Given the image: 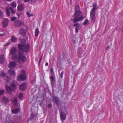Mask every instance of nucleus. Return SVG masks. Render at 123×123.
<instances>
[{
  "label": "nucleus",
  "instance_id": "obj_1",
  "mask_svg": "<svg viewBox=\"0 0 123 123\" xmlns=\"http://www.w3.org/2000/svg\"><path fill=\"white\" fill-rule=\"evenodd\" d=\"M25 40L23 39L18 44V48L20 49L18 52V56L16 55L13 56L12 57L13 60H16L17 61H21L22 62L26 61V58L24 55V52H28L30 50V46L28 43L25 44Z\"/></svg>",
  "mask_w": 123,
  "mask_h": 123
},
{
  "label": "nucleus",
  "instance_id": "obj_2",
  "mask_svg": "<svg viewBox=\"0 0 123 123\" xmlns=\"http://www.w3.org/2000/svg\"><path fill=\"white\" fill-rule=\"evenodd\" d=\"M80 7L79 5L75 6V12L73 15V21L75 24L74 25V27L76 26L75 32H78V30L80 29V24L78 23H76L79 21L83 20L84 18L82 15V12L80 9Z\"/></svg>",
  "mask_w": 123,
  "mask_h": 123
},
{
  "label": "nucleus",
  "instance_id": "obj_3",
  "mask_svg": "<svg viewBox=\"0 0 123 123\" xmlns=\"http://www.w3.org/2000/svg\"><path fill=\"white\" fill-rule=\"evenodd\" d=\"M93 8L91 10L90 12V17L92 20L95 22L96 20L95 11L97 7L95 4L93 5Z\"/></svg>",
  "mask_w": 123,
  "mask_h": 123
},
{
  "label": "nucleus",
  "instance_id": "obj_4",
  "mask_svg": "<svg viewBox=\"0 0 123 123\" xmlns=\"http://www.w3.org/2000/svg\"><path fill=\"white\" fill-rule=\"evenodd\" d=\"M21 72L22 74L18 75L17 78V80L19 81L25 80L26 79L25 70L23 69L21 70Z\"/></svg>",
  "mask_w": 123,
  "mask_h": 123
},
{
  "label": "nucleus",
  "instance_id": "obj_5",
  "mask_svg": "<svg viewBox=\"0 0 123 123\" xmlns=\"http://www.w3.org/2000/svg\"><path fill=\"white\" fill-rule=\"evenodd\" d=\"M11 11V12L13 14H15V11L11 7H10L9 8H6V12L8 16L10 15V11Z\"/></svg>",
  "mask_w": 123,
  "mask_h": 123
},
{
  "label": "nucleus",
  "instance_id": "obj_6",
  "mask_svg": "<svg viewBox=\"0 0 123 123\" xmlns=\"http://www.w3.org/2000/svg\"><path fill=\"white\" fill-rule=\"evenodd\" d=\"M16 49L15 47L11 48L10 50V54L13 55L12 57V60H13L12 59V57L13 56L16 55L18 57V56H17V54L15 55V54L16 53Z\"/></svg>",
  "mask_w": 123,
  "mask_h": 123
},
{
  "label": "nucleus",
  "instance_id": "obj_7",
  "mask_svg": "<svg viewBox=\"0 0 123 123\" xmlns=\"http://www.w3.org/2000/svg\"><path fill=\"white\" fill-rule=\"evenodd\" d=\"M27 86V83L25 82L19 86V89L22 91H24L26 89Z\"/></svg>",
  "mask_w": 123,
  "mask_h": 123
},
{
  "label": "nucleus",
  "instance_id": "obj_8",
  "mask_svg": "<svg viewBox=\"0 0 123 123\" xmlns=\"http://www.w3.org/2000/svg\"><path fill=\"white\" fill-rule=\"evenodd\" d=\"M22 24V23L18 20H17L14 22V24L16 27H20Z\"/></svg>",
  "mask_w": 123,
  "mask_h": 123
},
{
  "label": "nucleus",
  "instance_id": "obj_9",
  "mask_svg": "<svg viewBox=\"0 0 123 123\" xmlns=\"http://www.w3.org/2000/svg\"><path fill=\"white\" fill-rule=\"evenodd\" d=\"M19 33L22 37H25L26 34L25 30L23 28H20L19 29Z\"/></svg>",
  "mask_w": 123,
  "mask_h": 123
},
{
  "label": "nucleus",
  "instance_id": "obj_10",
  "mask_svg": "<svg viewBox=\"0 0 123 123\" xmlns=\"http://www.w3.org/2000/svg\"><path fill=\"white\" fill-rule=\"evenodd\" d=\"M6 91L9 93H11L12 91L15 90L14 88V89L12 87V88L11 86L6 85Z\"/></svg>",
  "mask_w": 123,
  "mask_h": 123
},
{
  "label": "nucleus",
  "instance_id": "obj_11",
  "mask_svg": "<svg viewBox=\"0 0 123 123\" xmlns=\"http://www.w3.org/2000/svg\"><path fill=\"white\" fill-rule=\"evenodd\" d=\"M54 102L56 105H59L60 104V100L59 98L56 96H54L53 98Z\"/></svg>",
  "mask_w": 123,
  "mask_h": 123
},
{
  "label": "nucleus",
  "instance_id": "obj_12",
  "mask_svg": "<svg viewBox=\"0 0 123 123\" xmlns=\"http://www.w3.org/2000/svg\"><path fill=\"white\" fill-rule=\"evenodd\" d=\"M14 60L16 61L15 62H11L9 64V68H13L16 65V62L18 61H17L16 60ZM20 61H18V62H20Z\"/></svg>",
  "mask_w": 123,
  "mask_h": 123
},
{
  "label": "nucleus",
  "instance_id": "obj_13",
  "mask_svg": "<svg viewBox=\"0 0 123 123\" xmlns=\"http://www.w3.org/2000/svg\"><path fill=\"white\" fill-rule=\"evenodd\" d=\"M9 20L7 19H4L2 23V24L4 27H6L7 25Z\"/></svg>",
  "mask_w": 123,
  "mask_h": 123
},
{
  "label": "nucleus",
  "instance_id": "obj_14",
  "mask_svg": "<svg viewBox=\"0 0 123 123\" xmlns=\"http://www.w3.org/2000/svg\"><path fill=\"white\" fill-rule=\"evenodd\" d=\"M1 100L2 102L5 104H7L8 103L9 101L8 98L5 96L3 97L2 98Z\"/></svg>",
  "mask_w": 123,
  "mask_h": 123
},
{
  "label": "nucleus",
  "instance_id": "obj_15",
  "mask_svg": "<svg viewBox=\"0 0 123 123\" xmlns=\"http://www.w3.org/2000/svg\"><path fill=\"white\" fill-rule=\"evenodd\" d=\"M8 73L9 75L11 76L15 75V71L12 69H9L8 70Z\"/></svg>",
  "mask_w": 123,
  "mask_h": 123
},
{
  "label": "nucleus",
  "instance_id": "obj_16",
  "mask_svg": "<svg viewBox=\"0 0 123 123\" xmlns=\"http://www.w3.org/2000/svg\"><path fill=\"white\" fill-rule=\"evenodd\" d=\"M61 118L62 120H65L66 119V115L65 113L62 112L60 113Z\"/></svg>",
  "mask_w": 123,
  "mask_h": 123
},
{
  "label": "nucleus",
  "instance_id": "obj_17",
  "mask_svg": "<svg viewBox=\"0 0 123 123\" xmlns=\"http://www.w3.org/2000/svg\"><path fill=\"white\" fill-rule=\"evenodd\" d=\"M20 109L19 108H17L15 109L12 110V113L13 114H17L20 111Z\"/></svg>",
  "mask_w": 123,
  "mask_h": 123
},
{
  "label": "nucleus",
  "instance_id": "obj_18",
  "mask_svg": "<svg viewBox=\"0 0 123 123\" xmlns=\"http://www.w3.org/2000/svg\"><path fill=\"white\" fill-rule=\"evenodd\" d=\"M24 9V5L22 4H20L18 6V11H22Z\"/></svg>",
  "mask_w": 123,
  "mask_h": 123
},
{
  "label": "nucleus",
  "instance_id": "obj_19",
  "mask_svg": "<svg viewBox=\"0 0 123 123\" xmlns=\"http://www.w3.org/2000/svg\"><path fill=\"white\" fill-rule=\"evenodd\" d=\"M83 51L81 48H79L78 51V54L79 57H80L82 54L83 53Z\"/></svg>",
  "mask_w": 123,
  "mask_h": 123
},
{
  "label": "nucleus",
  "instance_id": "obj_20",
  "mask_svg": "<svg viewBox=\"0 0 123 123\" xmlns=\"http://www.w3.org/2000/svg\"><path fill=\"white\" fill-rule=\"evenodd\" d=\"M4 61V57L3 55H0V63L1 64L3 63Z\"/></svg>",
  "mask_w": 123,
  "mask_h": 123
},
{
  "label": "nucleus",
  "instance_id": "obj_21",
  "mask_svg": "<svg viewBox=\"0 0 123 123\" xmlns=\"http://www.w3.org/2000/svg\"><path fill=\"white\" fill-rule=\"evenodd\" d=\"M24 1L25 2H27L29 1V3L31 4L35 3L36 2V0H24Z\"/></svg>",
  "mask_w": 123,
  "mask_h": 123
},
{
  "label": "nucleus",
  "instance_id": "obj_22",
  "mask_svg": "<svg viewBox=\"0 0 123 123\" xmlns=\"http://www.w3.org/2000/svg\"><path fill=\"white\" fill-rule=\"evenodd\" d=\"M11 40L12 42L15 43L17 41V39L16 37H15L14 36H12L11 38Z\"/></svg>",
  "mask_w": 123,
  "mask_h": 123
},
{
  "label": "nucleus",
  "instance_id": "obj_23",
  "mask_svg": "<svg viewBox=\"0 0 123 123\" xmlns=\"http://www.w3.org/2000/svg\"><path fill=\"white\" fill-rule=\"evenodd\" d=\"M89 23V21L87 19H86L84 21L83 24L85 25H88Z\"/></svg>",
  "mask_w": 123,
  "mask_h": 123
},
{
  "label": "nucleus",
  "instance_id": "obj_24",
  "mask_svg": "<svg viewBox=\"0 0 123 123\" xmlns=\"http://www.w3.org/2000/svg\"><path fill=\"white\" fill-rule=\"evenodd\" d=\"M16 81L15 80L13 81L12 83V88L14 89H15H15L16 88L15 87L16 86V85L15 84Z\"/></svg>",
  "mask_w": 123,
  "mask_h": 123
},
{
  "label": "nucleus",
  "instance_id": "obj_25",
  "mask_svg": "<svg viewBox=\"0 0 123 123\" xmlns=\"http://www.w3.org/2000/svg\"><path fill=\"white\" fill-rule=\"evenodd\" d=\"M13 103L14 105H17V99L16 98H15L13 99Z\"/></svg>",
  "mask_w": 123,
  "mask_h": 123
},
{
  "label": "nucleus",
  "instance_id": "obj_26",
  "mask_svg": "<svg viewBox=\"0 0 123 123\" xmlns=\"http://www.w3.org/2000/svg\"><path fill=\"white\" fill-rule=\"evenodd\" d=\"M39 29L38 28H37L35 32V36L36 37H38L39 33Z\"/></svg>",
  "mask_w": 123,
  "mask_h": 123
},
{
  "label": "nucleus",
  "instance_id": "obj_27",
  "mask_svg": "<svg viewBox=\"0 0 123 123\" xmlns=\"http://www.w3.org/2000/svg\"><path fill=\"white\" fill-rule=\"evenodd\" d=\"M26 14L28 17H30L33 16V14L29 12H26Z\"/></svg>",
  "mask_w": 123,
  "mask_h": 123
},
{
  "label": "nucleus",
  "instance_id": "obj_28",
  "mask_svg": "<svg viewBox=\"0 0 123 123\" xmlns=\"http://www.w3.org/2000/svg\"><path fill=\"white\" fill-rule=\"evenodd\" d=\"M11 5L13 8H15L16 6V3L15 2H13L11 3Z\"/></svg>",
  "mask_w": 123,
  "mask_h": 123
},
{
  "label": "nucleus",
  "instance_id": "obj_29",
  "mask_svg": "<svg viewBox=\"0 0 123 123\" xmlns=\"http://www.w3.org/2000/svg\"><path fill=\"white\" fill-rule=\"evenodd\" d=\"M6 123H15V122L13 120H10L9 121H6Z\"/></svg>",
  "mask_w": 123,
  "mask_h": 123
},
{
  "label": "nucleus",
  "instance_id": "obj_30",
  "mask_svg": "<svg viewBox=\"0 0 123 123\" xmlns=\"http://www.w3.org/2000/svg\"><path fill=\"white\" fill-rule=\"evenodd\" d=\"M23 94L22 93H20L19 96V98L20 99H21L23 98Z\"/></svg>",
  "mask_w": 123,
  "mask_h": 123
},
{
  "label": "nucleus",
  "instance_id": "obj_31",
  "mask_svg": "<svg viewBox=\"0 0 123 123\" xmlns=\"http://www.w3.org/2000/svg\"><path fill=\"white\" fill-rule=\"evenodd\" d=\"M4 93V91L3 90H0V96L3 95Z\"/></svg>",
  "mask_w": 123,
  "mask_h": 123
},
{
  "label": "nucleus",
  "instance_id": "obj_32",
  "mask_svg": "<svg viewBox=\"0 0 123 123\" xmlns=\"http://www.w3.org/2000/svg\"><path fill=\"white\" fill-rule=\"evenodd\" d=\"M0 75L2 77H4L6 76V74L2 72L0 73Z\"/></svg>",
  "mask_w": 123,
  "mask_h": 123
},
{
  "label": "nucleus",
  "instance_id": "obj_33",
  "mask_svg": "<svg viewBox=\"0 0 123 123\" xmlns=\"http://www.w3.org/2000/svg\"><path fill=\"white\" fill-rule=\"evenodd\" d=\"M16 17H12L11 18V20L12 21H13L16 19Z\"/></svg>",
  "mask_w": 123,
  "mask_h": 123
},
{
  "label": "nucleus",
  "instance_id": "obj_34",
  "mask_svg": "<svg viewBox=\"0 0 123 123\" xmlns=\"http://www.w3.org/2000/svg\"><path fill=\"white\" fill-rule=\"evenodd\" d=\"M64 74V71H62L60 75V77L61 78H62L63 77V75Z\"/></svg>",
  "mask_w": 123,
  "mask_h": 123
},
{
  "label": "nucleus",
  "instance_id": "obj_35",
  "mask_svg": "<svg viewBox=\"0 0 123 123\" xmlns=\"http://www.w3.org/2000/svg\"><path fill=\"white\" fill-rule=\"evenodd\" d=\"M50 78L51 81H54V78L53 76H52L51 77H50Z\"/></svg>",
  "mask_w": 123,
  "mask_h": 123
},
{
  "label": "nucleus",
  "instance_id": "obj_36",
  "mask_svg": "<svg viewBox=\"0 0 123 123\" xmlns=\"http://www.w3.org/2000/svg\"><path fill=\"white\" fill-rule=\"evenodd\" d=\"M50 71L51 73L52 74H54V73L53 72V70L52 68H51L50 69Z\"/></svg>",
  "mask_w": 123,
  "mask_h": 123
},
{
  "label": "nucleus",
  "instance_id": "obj_37",
  "mask_svg": "<svg viewBox=\"0 0 123 123\" xmlns=\"http://www.w3.org/2000/svg\"><path fill=\"white\" fill-rule=\"evenodd\" d=\"M34 115L33 114H31L30 117V118L32 119L34 117Z\"/></svg>",
  "mask_w": 123,
  "mask_h": 123
},
{
  "label": "nucleus",
  "instance_id": "obj_38",
  "mask_svg": "<svg viewBox=\"0 0 123 123\" xmlns=\"http://www.w3.org/2000/svg\"><path fill=\"white\" fill-rule=\"evenodd\" d=\"M3 17V13L1 10H0V18H1Z\"/></svg>",
  "mask_w": 123,
  "mask_h": 123
},
{
  "label": "nucleus",
  "instance_id": "obj_39",
  "mask_svg": "<svg viewBox=\"0 0 123 123\" xmlns=\"http://www.w3.org/2000/svg\"><path fill=\"white\" fill-rule=\"evenodd\" d=\"M17 15L18 16V18H19L21 16V14L20 13H17Z\"/></svg>",
  "mask_w": 123,
  "mask_h": 123
},
{
  "label": "nucleus",
  "instance_id": "obj_40",
  "mask_svg": "<svg viewBox=\"0 0 123 123\" xmlns=\"http://www.w3.org/2000/svg\"><path fill=\"white\" fill-rule=\"evenodd\" d=\"M52 106V105L51 104H48V107L49 108H50Z\"/></svg>",
  "mask_w": 123,
  "mask_h": 123
},
{
  "label": "nucleus",
  "instance_id": "obj_41",
  "mask_svg": "<svg viewBox=\"0 0 123 123\" xmlns=\"http://www.w3.org/2000/svg\"><path fill=\"white\" fill-rule=\"evenodd\" d=\"M121 30L122 31H123V26L121 28Z\"/></svg>",
  "mask_w": 123,
  "mask_h": 123
},
{
  "label": "nucleus",
  "instance_id": "obj_42",
  "mask_svg": "<svg viewBox=\"0 0 123 123\" xmlns=\"http://www.w3.org/2000/svg\"><path fill=\"white\" fill-rule=\"evenodd\" d=\"M48 63L47 62L46 63L45 65L46 66H47L48 65Z\"/></svg>",
  "mask_w": 123,
  "mask_h": 123
},
{
  "label": "nucleus",
  "instance_id": "obj_43",
  "mask_svg": "<svg viewBox=\"0 0 123 123\" xmlns=\"http://www.w3.org/2000/svg\"><path fill=\"white\" fill-rule=\"evenodd\" d=\"M34 81L32 80L31 81V83L33 84H34Z\"/></svg>",
  "mask_w": 123,
  "mask_h": 123
},
{
  "label": "nucleus",
  "instance_id": "obj_44",
  "mask_svg": "<svg viewBox=\"0 0 123 123\" xmlns=\"http://www.w3.org/2000/svg\"><path fill=\"white\" fill-rule=\"evenodd\" d=\"M109 49V46L108 45V46H107V48H106V49Z\"/></svg>",
  "mask_w": 123,
  "mask_h": 123
},
{
  "label": "nucleus",
  "instance_id": "obj_45",
  "mask_svg": "<svg viewBox=\"0 0 123 123\" xmlns=\"http://www.w3.org/2000/svg\"><path fill=\"white\" fill-rule=\"evenodd\" d=\"M12 0H6V1H7L10 2Z\"/></svg>",
  "mask_w": 123,
  "mask_h": 123
},
{
  "label": "nucleus",
  "instance_id": "obj_46",
  "mask_svg": "<svg viewBox=\"0 0 123 123\" xmlns=\"http://www.w3.org/2000/svg\"><path fill=\"white\" fill-rule=\"evenodd\" d=\"M4 35L2 34H0V36H2Z\"/></svg>",
  "mask_w": 123,
  "mask_h": 123
},
{
  "label": "nucleus",
  "instance_id": "obj_47",
  "mask_svg": "<svg viewBox=\"0 0 123 123\" xmlns=\"http://www.w3.org/2000/svg\"><path fill=\"white\" fill-rule=\"evenodd\" d=\"M41 62L39 61L38 62V65L39 66L40 65V63Z\"/></svg>",
  "mask_w": 123,
  "mask_h": 123
},
{
  "label": "nucleus",
  "instance_id": "obj_48",
  "mask_svg": "<svg viewBox=\"0 0 123 123\" xmlns=\"http://www.w3.org/2000/svg\"><path fill=\"white\" fill-rule=\"evenodd\" d=\"M43 55H42V56L41 57V58H40V59H41V60L42 59V58Z\"/></svg>",
  "mask_w": 123,
  "mask_h": 123
},
{
  "label": "nucleus",
  "instance_id": "obj_49",
  "mask_svg": "<svg viewBox=\"0 0 123 123\" xmlns=\"http://www.w3.org/2000/svg\"><path fill=\"white\" fill-rule=\"evenodd\" d=\"M41 60H41V59H40L39 61L41 62Z\"/></svg>",
  "mask_w": 123,
  "mask_h": 123
},
{
  "label": "nucleus",
  "instance_id": "obj_50",
  "mask_svg": "<svg viewBox=\"0 0 123 123\" xmlns=\"http://www.w3.org/2000/svg\"><path fill=\"white\" fill-rule=\"evenodd\" d=\"M5 45L6 46H8V44H6Z\"/></svg>",
  "mask_w": 123,
  "mask_h": 123
},
{
  "label": "nucleus",
  "instance_id": "obj_51",
  "mask_svg": "<svg viewBox=\"0 0 123 123\" xmlns=\"http://www.w3.org/2000/svg\"><path fill=\"white\" fill-rule=\"evenodd\" d=\"M6 78H7V79H8V77H6Z\"/></svg>",
  "mask_w": 123,
  "mask_h": 123
},
{
  "label": "nucleus",
  "instance_id": "obj_52",
  "mask_svg": "<svg viewBox=\"0 0 123 123\" xmlns=\"http://www.w3.org/2000/svg\"><path fill=\"white\" fill-rule=\"evenodd\" d=\"M73 43H75V41H74V42H73Z\"/></svg>",
  "mask_w": 123,
  "mask_h": 123
}]
</instances>
